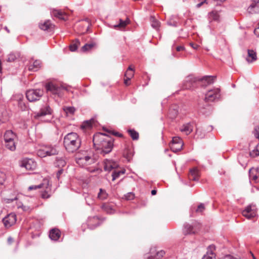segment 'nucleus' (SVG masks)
<instances>
[{
    "label": "nucleus",
    "mask_w": 259,
    "mask_h": 259,
    "mask_svg": "<svg viewBox=\"0 0 259 259\" xmlns=\"http://www.w3.org/2000/svg\"><path fill=\"white\" fill-rule=\"evenodd\" d=\"M150 253L151 255L146 256V259H160L165 254V252L163 250H161L156 251L154 248L150 249Z\"/></svg>",
    "instance_id": "15"
},
{
    "label": "nucleus",
    "mask_w": 259,
    "mask_h": 259,
    "mask_svg": "<svg viewBox=\"0 0 259 259\" xmlns=\"http://www.w3.org/2000/svg\"><path fill=\"white\" fill-rule=\"evenodd\" d=\"M249 176L250 178L255 181V182H258L259 181V176H257L256 175H253L251 173V172H249Z\"/></svg>",
    "instance_id": "52"
},
{
    "label": "nucleus",
    "mask_w": 259,
    "mask_h": 259,
    "mask_svg": "<svg viewBox=\"0 0 259 259\" xmlns=\"http://www.w3.org/2000/svg\"><path fill=\"white\" fill-rule=\"evenodd\" d=\"M150 22L151 24V26L154 28L155 29H158V28L160 26V23L156 19V18L153 17L151 16L150 17Z\"/></svg>",
    "instance_id": "35"
},
{
    "label": "nucleus",
    "mask_w": 259,
    "mask_h": 259,
    "mask_svg": "<svg viewBox=\"0 0 259 259\" xmlns=\"http://www.w3.org/2000/svg\"><path fill=\"white\" fill-rule=\"evenodd\" d=\"M63 143L68 152L73 153L80 147L81 139L76 133H70L65 136Z\"/></svg>",
    "instance_id": "2"
},
{
    "label": "nucleus",
    "mask_w": 259,
    "mask_h": 259,
    "mask_svg": "<svg viewBox=\"0 0 259 259\" xmlns=\"http://www.w3.org/2000/svg\"><path fill=\"white\" fill-rule=\"evenodd\" d=\"M213 257L212 255H209L206 253L203 256L202 259H212Z\"/></svg>",
    "instance_id": "58"
},
{
    "label": "nucleus",
    "mask_w": 259,
    "mask_h": 259,
    "mask_svg": "<svg viewBox=\"0 0 259 259\" xmlns=\"http://www.w3.org/2000/svg\"><path fill=\"white\" fill-rule=\"evenodd\" d=\"M61 236L60 231L56 228L52 229L50 231L49 237L54 241H57Z\"/></svg>",
    "instance_id": "21"
},
{
    "label": "nucleus",
    "mask_w": 259,
    "mask_h": 259,
    "mask_svg": "<svg viewBox=\"0 0 259 259\" xmlns=\"http://www.w3.org/2000/svg\"><path fill=\"white\" fill-rule=\"evenodd\" d=\"M199 177V172L198 169L195 167L190 170L189 178L190 180L198 181Z\"/></svg>",
    "instance_id": "23"
},
{
    "label": "nucleus",
    "mask_w": 259,
    "mask_h": 259,
    "mask_svg": "<svg viewBox=\"0 0 259 259\" xmlns=\"http://www.w3.org/2000/svg\"><path fill=\"white\" fill-rule=\"evenodd\" d=\"M183 143L182 140L178 137H175L172 138L171 143L177 144L178 143Z\"/></svg>",
    "instance_id": "47"
},
{
    "label": "nucleus",
    "mask_w": 259,
    "mask_h": 259,
    "mask_svg": "<svg viewBox=\"0 0 259 259\" xmlns=\"http://www.w3.org/2000/svg\"><path fill=\"white\" fill-rule=\"evenodd\" d=\"M52 109L49 106H46L40 110L36 114V116L37 117L44 116L46 115L51 114Z\"/></svg>",
    "instance_id": "22"
},
{
    "label": "nucleus",
    "mask_w": 259,
    "mask_h": 259,
    "mask_svg": "<svg viewBox=\"0 0 259 259\" xmlns=\"http://www.w3.org/2000/svg\"><path fill=\"white\" fill-rule=\"evenodd\" d=\"M63 110L66 115L68 116L73 115L75 111V109L74 107L66 106L63 108Z\"/></svg>",
    "instance_id": "34"
},
{
    "label": "nucleus",
    "mask_w": 259,
    "mask_h": 259,
    "mask_svg": "<svg viewBox=\"0 0 259 259\" xmlns=\"http://www.w3.org/2000/svg\"><path fill=\"white\" fill-rule=\"evenodd\" d=\"M118 166L117 163L112 160L105 159L104 162V168L105 170L110 171Z\"/></svg>",
    "instance_id": "18"
},
{
    "label": "nucleus",
    "mask_w": 259,
    "mask_h": 259,
    "mask_svg": "<svg viewBox=\"0 0 259 259\" xmlns=\"http://www.w3.org/2000/svg\"><path fill=\"white\" fill-rule=\"evenodd\" d=\"M196 81L197 79L192 75L188 76L183 82V88L186 90L191 89Z\"/></svg>",
    "instance_id": "12"
},
{
    "label": "nucleus",
    "mask_w": 259,
    "mask_h": 259,
    "mask_svg": "<svg viewBox=\"0 0 259 259\" xmlns=\"http://www.w3.org/2000/svg\"><path fill=\"white\" fill-rule=\"evenodd\" d=\"M130 22V20L128 18L126 19V20H122L121 19L119 20V23L118 24L115 25L114 26V28L116 27H120L124 28Z\"/></svg>",
    "instance_id": "40"
},
{
    "label": "nucleus",
    "mask_w": 259,
    "mask_h": 259,
    "mask_svg": "<svg viewBox=\"0 0 259 259\" xmlns=\"http://www.w3.org/2000/svg\"><path fill=\"white\" fill-rule=\"evenodd\" d=\"M48 186H49V183L47 180H44V182L43 183H41L37 185H33L29 187L28 190H36L37 189L46 188L47 189H48Z\"/></svg>",
    "instance_id": "28"
},
{
    "label": "nucleus",
    "mask_w": 259,
    "mask_h": 259,
    "mask_svg": "<svg viewBox=\"0 0 259 259\" xmlns=\"http://www.w3.org/2000/svg\"><path fill=\"white\" fill-rule=\"evenodd\" d=\"M80 45V41L78 39H76L75 41L69 46L70 50L71 52L75 51Z\"/></svg>",
    "instance_id": "38"
},
{
    "label": "nucleus",
    "mask_w": 259,
    "mask_h": 259,
    "mask_svg": "<svg viewBox=\"0 0 259 259\" xmlns=\"http://www.w3.org/2000/svg\"><path fill=\"white\" fill-rule=\"evenodd\" d=\"M95 120L94 119H91L89 120L84 121L81 125V128L82 129L90 128L92 127L94 123Z\"/></svg>",
    "instance_id": "29"
},
{
    "label": "nucleus",
    "mask_w": 259,
    "mask_h": 259,
    "mask_svg": "<svg viewBox=\"0 0 259 259\" xmlns=\"http://www.w3.org/2000/svg\"><path fill=\"white\" fill-rule=\"evenodd\" d=\"M176 50L178 52L185 50V48L183 46H178L176 47Z\"/></svg>",
    "instance_id": "60"
},
{
    "label": "nucleus",
    "mask_w": 259,
    "mask_h": 259,
    "mask_svg": "<svg viewBox=\"0 0 259 259\" xmlns=\"http://www.w3.org/2000/svg\"><path fill=\"white\" fill-rule=\"evenodd\" d=\"M103 209H104L107 213H111L113 211L112 209L108 205H103L102 206Z\"/></svg>",
    "instance_id": "49"
},
{
    "label": "nucleus",
    "mask_w": 259,
    "mask_h": 259,
    "mask_svg": "<svg viewBox=\"0 0 259 259\" xmlns=\"http://www.w3.org/2000/svg\"><path fill=\"white\" fill-rule=\"evenodd\" d=\"M215 249V247L214 245H210L207 247V251L206 252L207 254H208L209 255H212L213 257H215L214 253L213 252V251Z\"/></svg>",
    "instance_id": "43"
},
{
    "label": "nucleus",
    "mask_w": 259,
    "mask_h": 259,
    "mask_svg": "<svg viewBox=\"0 0 259 259\" xmlns=\"http://www.w3.org/2000/svg\"><path fill=\"white\" fill-rule=\"evenodd\" d=\"M247 11L250 14L259 13V0H252Z\"/></svg>",
    "instance_id": "16"
},
{
    "label": "nucleus",
    "mask_w": 259,
    "mask_h": 259,
    "mask_svg": "<svg viewBox=\"0 0 259 259\" xmlns=\"http://www.w3.org/2000/svg\"><path fill=\"white\" fill-rule=\"evenodd\" d=\"M248 55L246 58V60L248 63H251L257 59L256 52L253 50H248Z\"/></svg>",
    "instance_id": "24"
},
{
    "label": "nucleus",
    "mask_w": 259,
    "mask_h": 259,
    "mask_svg": "<svg viewBox=\"0 0 259 259\" xmlns=\"http://www.w3.org/2000/svg\"><path fill=\"white\" fill-rule=\"evenodd\" d=\"M19 57L20 54L19 53H11L8 56L7 61L10 62H14Z\"/></svg>",
    "instance_id": "32"
},
{
    "label": "nucleus",
    "mask_w": 259,
    "mask_h": 259,
    "mask_svg": "<svg viewBox=\"0 0 259 259\" xmlns=\"http://www.w3.org/2000/svg\"><path fill=\"white\" fill-rule=\"evenodd\" d=\"M124 76L128 79H131L134 76L133 71H126Z\"/></svg>",
    "instance_id": "50"
},
{
    "label": "nucleus",
    "mask_w": 259,
    "mask_h": 259,
    "mask_svg": "<svg viewBox=\"0 0 259 259\" xmlns=\"http://www.w3.org/2000/svg\"><path fill=\"white\" fill-rule=\"evenodd\" d=\"M124 197L126 200H133L135 197V194L132 192H129L125 195Z\"/></svg>",
    "instance_id": "48"
},
{
    "label": "nucleus",
    "mask_w": 259,
    "mask_h": 259,
    "mask_svg": "<svg viewBox=\"0 0 259 259\" xmlns=\"http://www.w3.org/2000/svg\"><path fill=\"white\" fill-rule=\"evenodd\" d=\"M242 215L247 219H251L257 215V208L255 205L249 204L242 211Z\"/></svg>",
    "instance_id": "7"
},
{
    "label": "nucleus",
    "mask_w": 259,
    "mask_h": 259,
    "mask_svg": "<svg viewBox=\"0 0 259 259\" xmlns=\"http://www.w3.org/2000/svg\"><path fill=\"white\" fill-rule=\"evenodd\" d=\"M215 78L214 76H205L200 79L203 83H206L205 85L210 84L214 82Z\"/></svg>",
    "instance_id": "27"
},
{
    "label": "nucleus",
    "mask_w": 259,
    "mask_h": 259,
    "mask_svg": "<svg viewBox=\"0 0 259 259\" xmlns=\"http://www.w3.org/2000/svg\"><path fill=\"white\" fill-rule=\"evenodd\" d=\"M108 196V195L105 190L102 189H100V192L98 195V197L99 199L101 200H105L107 198Z\"/></svg>",
    "instance_id": "37"
},
{
    "label": "nucleus",
    "mask_w": 259,
    "mask_h": 259,
    "mask_svg": "<svg viewBox=\"0 0 259 259\" xmlns=\"http://www.w3.org/2000/svg\"><path fill=\"white\" fill-rule=\"evenodd\" d=\"M85 199L86 201V203L89 205H91L94 203V199L93 198V196L90 195H87V196L85 197Z\"/></svg>",
    "instance_id": "46"
},
{
    "label": "nucleus",
    "mask_w": 259,
    "mask_h": 259,
    "mask_svg": "<svg viewBox=\"0 0 259 259\" xmlns=\"http://www.w3.org/2000/svg\"><path fill=\"white\" fill-rule=\"evenodd\" d=\"M193 125L191 123H187L183 125L181 131L182 132L185 133V134L188 135L193 131Z\"/></svg>",
    "instance_id": "25"
},
{
    "label": "nucleus",
    "mask_w": 259,
    "mask_h": 259,
    "mask_svg": "<svg viewBox=\"0 0 259 259\" xmlns=\"http://www.w3.org/2000/svg\"><path fill=\"white\" fill-rule=\"evenodd\" d=\"M199 224L196 222L190 224L185 223L184 225L183 232L185 235L194 234L199 230Z\"/></svg>",
    "instance_id": "8"
},
{
    "label": "nucleus",
    "mask_w": 259,
    "mask_h": 259,
    "mask_svg": "<svg viewBox=\"0 0 259 259\" xmlns=\"http://www.w3.org/2000/svg\"><path fill=\"white\" fill-rule=\"evenodd\" d=\"M201 1H202L200 3L197 4V5H196L197 8H200L204 3L206 2V0H201Z\"/></svg>",
    "instance_id": "61"
},
{
    "label": "nucleus",
    "mask_w": 259,
    "mask_h": 259,
    "mask_svg": "<svg viewBox=\"0 0 259 259\" xmlns=\"http://www.w3.org/2000/svg\"><path fill=\"white\" fill-rule=\"evenodd\" d=\"M43 94V91L40 89L29 90L26 92V96L30 102H34L39 100Z\"/></svg>",
    "instance_id": "6"
},
{
    "label": "nucleus",
    "mask_w": 259,
    "mask_h": 259,
    "mask_svg": "<svg viewBox=\"0 0 259 259\" xmlns=\"http://www.w3.org/2000/svg\"><path fill=\"white\" fill-rule=\"evenodd\" d=\"M16 221V215L14 213H11L8 214L3 219L4 225L7 228H9L14 225Z\"/></svg>",
    "instance_id": "10"
},
{
    "label": "nucleus",
    "mask_w": 259,
    "mask_h": 259,
    "mask_svg": "<svg viewBox=\"0 0 259 259\" xmlns=\"http://www.w3.org/2000/svg\"><path fill=\"white\" fill-rule=\"evenodd\" d=\"M6 179V174L3 171H0V186L4 185Z\"/></svg>",
    "instance_id": "45"
},
{
    "label": "nucleus",
    "mask_w": 259,
    "mask_h": 259,
    "mask_svg": "<svg viewBox=\"0 0 259 259\" xmlns=\"http://www.w3.org/2000/svg\"><path fill=\"white\" fill-rule=\"evenodd\" d=\"M40 61L39 60H35L32 63L30 62L28 66V69L31 71H36L40 67Z\"/></svg>",
    "instance_id": "26"
},
{
    "label": "nucleus",
    "mask_w": 259,
    "mask_h": 259,
    "mask_svg": "<svg viewBox=\"0 0 259 259\" xmlns=\"http://www.w3.org/2000/svg\"><path fill=\"white\" fill-rule=\"evenodd\" d=\"M93 142L95 146L97 145L99 153L103 156L111 152L113 147L114 139L105 134H95Z\"/></svg>",
    "instance_id": "1"
},
{
    "label": "nucleus",
    "mask_w": 259,
    "mask_h": 259,
    "mask_svg": "<svg viewBox=\"0 0 259 259\" xmlns=\"http://www.w3.org/2000/svg\"><path fill=\"white\" fill-rule=\"evenodd\" d=\"M13 241V238L11 237H9L8 238V243L9 244H11Z\"/></svg>",
    "instance_id": "63"
},
{
    "label": "nucleus",
    "mask_w": 259,
    "mask_h": 259,
    "mask_svg": "<svg viewBox=\"0 0 259 259\" xmlns=\"http://www.w3.org/2000/svg\"><path fill=\"white\" fill-rule=\"evenodd\" d=\"M128 133L133 140H137L139 139V133L134 130H129Z\"/></svg>",
    "instance_id": "41"
},
{
    "label": "nucleus",
    "mask_w": 259,
    "mask_h": 259,
    "mask_svg": "<svg viewBox=\"0 0 259 259\" xmlns=\"http://www.w3.org/2000/svg\"><path fill=\"white\" fill-rule=\"evenodd\" d=\"M191 46L194 48V49H197L198 47H199L197 45L191 43L190 44Z\"/></svg>",
    "instance_id": "64"
},
{
    "label": "nucleus",
    "mask_w": 259,
    "mask_h": 259,
    "mask_svg": "<svg viewBox=\"0 0 259 259\" xmlns=\"http://www.w3.org/2000/svg\"><path fill=\"white\" fill-rule=\"evenodd\" d=\"M45 152L48 156L57 155L58 153V150L56 146L46 145L44 146Z\"/></svg>",
    "instance_id": "19"
},
{
    "label": "nucleus",
    "mask_w": 259,
    "mask_h": 259,
    "mask_svg": "<svg viewBox=\"0 0 259 259\" xmlns=\"http://www.w3.org/2000/svg\"><path fill=\"white\" fill-rule=\"evenodd\" d=\"M125 173V170H114L112 174V181H114L121 175Z\"/></svg>",
    "instance_id": "39"
},
{
    "label": "nucleus",
    "mask_w": 259,
    "mask_h": 259,
    "mask_svg": "<svg viewBox=\"0 0 259 259\" xmlns=\"http://www.w3.org/2000/svg\"><path fill=\"white\" fill-rule=\"evenodd\" d=\"M37 154L38 156L41 157H45L46 156H47L48 155L45 152V148L44 146L41 147V148H40L39 150H38Z\"/></svg>",
    "instance_id": "44"
},
{
    "label": "nucleus",
    "mask_w": 259,
    "mask_h": 259,
    "mask_svg": "<svg viewBox=\"0 0 259 259\" xmlns=\"http://www.w3.org/2000/svg\"><path fill=\"white\" fill-rule=\"evenodd\" d=\"M226 0H212L214 5L221 6Z\"/></svg>",
    "instance_id": "53"
},
{
    "label": "nucleus",
    "mask_w": 259,
    "mask_h": 259,
    "mask_svg": "<svg viewBox=\"0 0 259 259\" xmlns=\"http://www.w3.org/2000/svg\"><path fill=\"white\" fill-rule=\"evenodd\" d=\"M87 224L90 229H94L99 226L100 222L97 216H94L88 218Z\"/></svg>",
    "instance_id": "17"
},
{
    "label": "nucleus",
    "mask_w": 259,
    "mask_h": 259,
    "mask_svg": "<svg viewBox=\"0 0 259 259\" xmlns=\"http://www.w3.org/2000/svg\"><path fill=\"white\" fill-rule=\"evenodd\" d=\"M75 158L77 163L79 164L91 165L95 162V158L88 155L80 156L79 154H77Z\"/></svg>",
    "instance_id": "9"
},
{
    "label": "nucleus",
    "mask_w": 259,
    "mask_h": 259,
    "mask_svg": "<svg viewBox=\"0 0 259 259\" xmlns=\"http://www.w3.org/2000/svg\"><path fill=\"white\" fill-rule=\"evenodd\" d=\"M226 0H212L214 5L221 6Z\"/></svg>",
    "instance_id": "54"
},
{
    "label": "nucleus",
    "mask_w": 259,
    "mask_h": 259,
    "mask_svg": "<svg viewBox=\"0 0 259 259\" xmlns=\"http://www.w3.org/2000/svg\"><path fill=\"white\" fill-rule=\"evenodd\" d=\"M249 154L252 157L259 156V143L256 146L255 149L250 152Z\"/></svg>",
    "instance_id": "42"
},
{
    "label": "nucleus",
    "mask_w": 259,
    "mask_h": 259,
    "mask_svg": "<svg viewBox=\"0 0 259 259\" xmlns=\"http://www.w3.org/2000/svg\"><path fill=\"white\" fill-rule=\"evenodd\" d=\"M60 168V169H59L57 172V178H58V179H59L60 175L62 174V172L63 171V169L62 168Z\"/></svg>",
    "instance_id": "57"
},
{
    "label": "nucleus",
    "mask_w": 259,
    "mask_h": 259,
    "mask_svg": "<svg viewBox=\"0 0 259 259\" xmlns=\"http://www.w3.org/2000/svg\"><path fill=\"white\" fill-rule=\"evenodd\" d=\"M13 100L17 102L19 108L22 111H25L27 109V106L23 101L24 97L22 94H15L13 97Z\"/></svg>",
    "instance_id": "11"
},
{
    "label": "nucleus",
    "mask_w": 259,
    "mask_h": 259,
    "mask_svg": "<svg viewBox=\"0 0 259 259\" xmlns=\"http://www.w3.org/2000/svg\"><path fill=\"white\" fill-rule=\"evenodd\" d=\"M15 138V134L11 130L6 131L4 136L6 148L12 151L16 149V145L14 141Z\"/></svg>",
    "instance_id": "4"
},
{
    "label": "nucleus",
    "mask_w": 259,
    "mask_h": 259,
    "mask_svg": "<svg viewBox=\"0 0 259 259\" xmlns=\"http://www.w3.org/2000/svg\"><path fill=\"white\" fill-rule=\"evenodd\" d=\"M45 88L48 93L58 97H62L63 91L67 90L66 87L53 82L47 83L45 85Z\"/></svg>",
    "instance_id": "3"
},
{
    "label": "nucleus",
    "mask_w": 259,
    "mask_h": 259,
    "mask_svg": "<svg viewBox=\"0 0 259 259\" xmlns=\"http://www.w3.org/2000/svg\"><path fill=\"white\" fill-rule=\"evenodd\" d=\"M183 143H178V144H174V143H170V147L171 150L176 153L179 151H180L183 147Z\"/></svg>",
    "instance_id": "30"
},
{
    "label": "nucleus",
    "mask_w": 259,
    "mask_h": 259,
    "mask_svg": "<svg viewBox=\"0 0 259 259\" xmlns=\"http://www.w3.org/2000/svg\"><path fill=\"white\" fill-rule=\"evenodd\" d=\"M22 166L26 169L33 170L36 167V163L32 159L26 158L22 161Z\"/></svg>",
    "instance_id": "13"
},
{
    "label": "nucleus",
    "mask_w": 259,
    "mask_h": 259,
    "mask_svg": "<svg viewBox=\"0 0 259 259\" xmlns=\"http://www.w3.org/2000/svg\"><path fill=\"white\" fill-rule=\"evenodd\" d=\"M205 209V207L203 204L201 203L200 205L198 206V207L196 209L197 212H202Z\"/></svg>",
    "instance_id": "51"
},
{
    "label": "nucleus",
    "mask_w": 259,
    "mask_h": 259,
    "mask_svg": "<svg viewBox=\"0 0 259 259\" xmlns=\"http://www.w3.org/2000/svg\"><path fill=\"white\" fill-rule=\"evenodd\" d=\"M52 15L53 16L63 20H66L68 18L67 15L65 12L59 10L53 11Z\"/></svg>",
    "instance_id": "20"
},
{
    "label": "nucleus",
    "mask_w": 259,
    "mask_h": 259,
    "mask_svg": "<svg viewBox=\"0 0 259 259\" xmlns=\"http://www.w3.org/2000/svg\"><path fill=\"white\" fill-rule=\"evenodd\" d=\"M220 259H236L231 255H227L224 257H222Z\"/></svg>",
    "instance_id": "59"
},
{
    "label": "nucleus",
    "mask_w": 259,
    "mask_h": 259,
    "mask_svg": "<svg viewBox=\"0 0 259 259\" xmlns=\"http://www.w3.org/2000/svg\"><path fill=\"white\" fill-rule=\"evenodd\" d=\"M221 97L220 90L219 88H214L208 90L205 95L204 101L205 102H212L218 101Z\"/></svg>",
    "instance_id": "5"
},
{
    "label": "nucleus",
    "mask_w": 259,
    "mask_h": 259,
    "mask_svg": "<svg viewBox=\"0 0 259 259\" xmlns=\"http://www.w3.org/2000/svg\"><path fill=\"white\" fill-rule=\"evenodd\" d=\"M17 199V198L15 197L14 198H12V199H6V202L7 203H11L12 202H13L14 200H16Z\"/></svg>",
    "instance_id": "62"
},
{
    "label": "nucleus",
    "mask_w": 259,
    "mask_h": 259,
    "mask_svg": "<svg viewBox=\"0 0 259 259\" xmlns=\"http://www.w3.org/2000/svg\"><path fill=\"white\" fill-rule=\"evenodd\" d=\"M209 18L211 20L219 21L220 20L221 16L218 11H212L209 14Z\"/></svg>",
    "instance_id": "31"
},
{
    "label": "nucleus",
    "mask_w": 259,
    "mask_h": 259,
    "mask_svg": "<svg viewBox=\"0 0 259 259\" xmlns=\"http://www.w3.org/2000/svg\"><path fill=\"white\" fill-rule=\"evenodd\" d=\"M95 45V43L94 42L86 44L81 48V51L82 52L89 51L93 49Z\"/></svg>",
    "instance_id": "36"
},
{
    "label": "nucleus",
    "mask_w": 259,
    "mask_h": 259,
    "mask_svg": "<svg viewBox=\"0 0 259 259\" xmlns=\"http://www.w3.org/2000/svg\"><path fill=\"white\" fill-rule=\"evenodd\" d=\"M66 161L62 158H57L55 165L56 167L59 168H63L66 165Z\"/></svg>",
    "instance_id": "33"
},
{
    "label": "nucleus",
    "mask_w": 259,
    "mask_h": 259,
    "mask_svg": "<svg viewBox=\"0 0 259 259\" xmlns=\"http://www.w3.org/2000/svg\"><path fill=\"white\" fill-rule=\"evenodd\" d=\"M254 136L259 140V126L256 127L254 129Z\"/></svg>",
    "instance_id": "56"
},
{
    "label": "nucleus",
    "mask_w": 259,
    "mask_h": 259,
    "mask_svg": "<svg viewBox=\"0 0 259 259\" xmlns=\"http://www.w3.org/2000/svg\"><path fill=\"white\" fill-rule=\"evenodd\" d=\"M41 196V197L44 199H47L50 197V195L48 194V191L47 190L42 192Z\"/></svg>",
    "instance_id": "55"
},
{
    "label": "nucleus",
    "mask_w": 259,
    "mask_h": 259,
    "mask_svg": "<svg viewBox=\"0 0 259 259\" xmlns=\"http://www.w3.org/2000/svg\"><path fill=\"white\" fill-rule=\"evenodd\" d=\"M39 27L41 30L51 32L54 29L55 25L51 23L50 20H47L40 22Z\"/></svg>",
    "instance_id": "14"
}]
</instances>
